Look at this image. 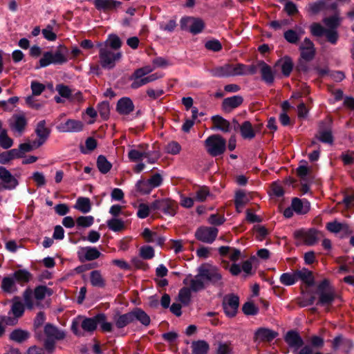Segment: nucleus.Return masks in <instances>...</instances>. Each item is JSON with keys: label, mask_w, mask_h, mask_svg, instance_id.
Wrapping results in <instances>:
<instances>
[{"label": "nucleus", "mask_w": 354, "mask_h": 354, "mask_svg": "<svg viewBox=\"0 0 354 354\" xmlns=\"http://www.w3.org/2000/svg\"><path fill=\"white\" fill-rule=\"evenodd\" d=\"M31 274L26 270H18L2 279L1 288L8 293L17 291L18 286H23L30 279Z\"/></svg>", "instance_id": "obj_1"}, {"label": "nucleus", "mask_w": 354, "mask_h": 354, "mask_svg": "<svg viewBox=\"0 0 354 354\" xmlns=\"http://www.w3.org/2000/svg\"><path fill=\"white\" fill-rule=\"evenodd\" d=\"M254 68L243 64H226L214 68L211 71L213 76L218 77L254 74Z\"/></svg>", "instance_id": "obj_2"}, {"label": "nucleus", "mask_w": 354, "mask_h": 354, "mask_svg": "<svg viewBox=\"0 0 354 354\" xmlns=\"http://www.w3.org/2000/svg\"><path fill=\"white\" fill-rule=\"evenodd\" d=\"M97 315L93 317L78 316L72 322L71 329L78 337L84 336V332L92 333L97 328Z\"/></svg>", "instance_id": "obj_3"}, {"label": "nucleus", "mask_w": 354, "mask_h": 354, "mask_svg": "<svg viewBox=\"0 0 354 354\" xmlns=\"http://www.w3.org/2000/svg\"><path fill=\"white\" fill-rule=\"evenodd\" d=\"M147 145H139L133 147L128 152V158L131 162H138L144 158L150 164L155 163L159 158V154L155 151L147 149Z\"/></svg>", "instance_id": "obj_4"}, {"label": "nucleus", "mask_w": 354, "mask_h": 354, "mask_svg": "<svg viewBox=\"0 0 354 354\" xmlns=\"http://www.w3.org/2000/svg\"><path fill=\"white\" fill-rule=\"evenodd\" d=\"M99 48L100 64L104 68H113L122 57L121 52L109 49L106 46H101Z\"/></svg>", "instance_id": "obj_5"}, {"label": "nucleus", "mask_w": 354, "mask_h": 354, "mask_svg": "<svg viewBox=\"0 0 354 354\" xmlns=\"http://www.w3.org/2000/svg\"><path fill=\"white\" fill-rule=\"evenodd\" d=\"M44 334L46 339L44 342L45 348L52 352L54 349L55 343L57 340L64 338V331L59 330L56 326L51 324H47L44 326Z\"/></svg>", "instance_id": "obj_6"}, {"label": "nucleus", "mask_w": 354, "mask_h": 354, "mask_svg": "<svg viewBox=\"0 0 354 354\" xmlns=\"http://www.w3.org/2000/svg\"><path fill=\"white\" fill-rule=\"evenodd\" d=\"M205 145L207 151L212 156L222 154L226 147L225 140L219 135H212L208 137L205 141Z\"/></svg>", "instance_id": "obj_7"}, {"label": "nucleus", "mask_w": 354, "mask_h": 354, "mask_svg": "<svg viewBox=\"0 0 354 354\" xmlns=\"http://www.w3.org/2000/svg\"><path fill=\"white\" fill-rule=\"evenodd\" d=\"M180 28L183 30H187L196 35L201 32L205 27L204 21L197 17H184L180 21Z\"/></svg>", "instance_id": "obj_8"}, {"label": "nucleus", "mask_w": 354, "mask_h": 354, "mask_svg": "<svg viewBox=\"0 0 354 354\" xmlns=\"http://www.w3.org/2000/svg\"><path fill=\"white\" fill-rule=\"evenodd\" d=\"M28 120L24 113L13 115L9 120V125L12 131L21 135L25 131Z\"/></svg>", "instance_id": "obj_9"}, {"label": "nucleus", "mask_w": 354, "mask_h": 354, "mask_svg": "<svg viewBox=\"0 0 354 354\" xmlns=\"http://www.w3.org/2000/svg\"><path fill=\"white\" fill-rule=\"evenodd\" d=\"M218 234V230L214 227H201L198 228L196 233V238L204 243H212Z\"/></svg>", "instance_id": "obj_10"}, {"label": "nucleus", "mask_w": 354, "mask_h": 354, "mask_svg": "<svg viewBox=\"0 0 354 354\" xmlns=\"http://www.w3.org/2000/svg\"><path fill=\"white\" fill-rule=\"evenodd\" d=\"M84 124L82 122L76 120L68 119L65 122H59L56 129L62 133H73L82 131Z\"/></svg>", "instance_id": "obj_11"}, {"label": "nucleus", "mask_w": 354, "mask_h": 354, "mask_svg": "<svg viewBox=\"0 0 354 354\" xmlns=\"http://www.w3.org/2000/svg\"><path fill=\"white\" fill-rule=\"evenodd\" d=\"M239 297L234 295H227L224 297L223 306L225 315L229 317L236 315L239 308Z\"/></svg>", "instance_id": "obj_12"}, {"label": "nucleus", "mask_w": 354, "mask_h": 354, "mask_svg": "<svg viewBox=\"0 0 354 354\" xmlns=\"http://www.w3.org/2000/svg\"><path fill=\"white\" fill-rule=\"evenodd\" d=\"M205 279L202 272L198 268V274L193 277L187 276L184 280L183 283L187 286L192 291L198 292L205 287Z\"/></svg>", "instance_id": "obj_13"}, {"label": "nucleus", "mask_w": 354, "mask_h": 354, "mask_svg": "<svg viewBox=\"0 0 354 354\" xmlns=\"http://www.w3.org/2000/svg\"><path fill=\"white\" fill-rule=\"evenodd\" d=\"M295 235L302 239L306 245H313L317 242L321 236V233L315 229H302L297 231Z\"/></svg>", "instance_id": "obj_14"}, {"label": "nucleus", "mask_w": 354, "mask_h": 354, "mask_svg": "<svg viewBox=\"0 0 354 354\" xmlns=\"http://www.w3.org/2000/svg\"><path fill=\"white\" fill-rule=\"evenodd\" d=\"M326 281H324L318 287L319 299V304L326 306L330 305L334 300V292L328 287Z\"/></svg>", "instance_id": "obj_15"}, {"label": "nucleus", "mask_w": 354, "mask_h": 354, "mask_svg": "<svg viewBox=\"0 0 354 354\" xmlns=\"http://www.w3.org/2000/svg\"><path fill=\"white\" fill-rule=\"evenodd\" d=\"M153 209H160L165 214L174 216L176 214V204L169 198L158 200L151 204Z\"/></svg>", "instance_id": "obj_16"}, {"label": "nucleus", "mask_w": 354, "mask_h": 354, "mask_svg": "<svg viewBox=\"0 0 354 354\" xmlns=\"http://www.w3.org/2000/svg\"><path fill=\"white\" fill-rule=\"evenodd\" d=\"M285 341L292 350L294 354L304 345V341L299 334L295 331H288L285 336Z\"/></svg>", "instance_id": "obj_17"}, {"label": "nucleus", "mask_w": 354, "mask_h": 354, "mask_svg": "<svg viewBox=\"0 0 354 354\" xmlns=\"http://www.w3.org/2000/svg\"><path fill=\"white\" fill-rule=\"evenodd\" d=\"M0 179L2 182L3 189H13L18 185L17 178L3 167H0Z\"/></svg>", "instance_id": "obj_18"}, {"label": "nucleus", "mask_w": 354, "mask_h": 354, "mask_svg": "<svg viewBox=\"0 0 354 354\" xmlns=\"http://www.w3.org/2000/svg\"><path fill=\"white\" fill-rule=\"evenodd\" d=\"M301 51V57L306 61L312 60L315 55V48L313 41L308 39L305 38L299 46Z\"/></svg>", "instance_id": "obj_19"}, {"label": "nucleus", "mask_w": 354, "mask_h": 354, "mask_svg": "<svg viewBox=\"0 0 354 354\" xmlns=\"http://www.w3.org/2000/svg\"><path fill=\"white\" fill-rule=\"evenodd\" d=\"M101 253L93 247H82L77 251V256L80 261H92L100 257Z\"/></svg>", "instance_id": "obj_20"}, {"label": "nucleus", "mask_w": 354, "mask_h": 354, "mask_svg": "<svg viewBox=\"0 0 354 354\" xmlns=\"http://www.w3.org/2000/svg\"><path fill=\"white\" fill-rule=\"evenodd\" d=\"M205 281H209L214 283L218 282L221 279V274L216 268L213 266H203L199 268Z\"/></svg>", "instance_id": "obj_21"}, {"label": "nucleus", "mask_w": 354, "mask_h": 354, "mask_svg": "<svg viewBox=\"0 0 354 354\" xmlns=\"http://www.w3.org/2000/svg\"><path fill=\"white\" fill-rule=\"evenodd\" d=\"M95 8L99 10L110 11L117 9L122 2L115 0H93Z\"/></svg>", "instance_id": "obj_22"}, {"label": "nucleus", "mask_w": 354, "mask_h": 354, "mask_svg": "<svg viewBox=\"0 0 354 354\" xmlns=\"http://www.w3.org/2000/svg\"><path fill=\"white\" fill-rule=\"evenodd\" d=\"M35 132L39 139L36 140L37 142V146H41L48 138L50 131L46 127V122L44 120L40 121L36 127Z\"/></svg>", "instance_id": "obj_23"}, {"label": "nucleus", "mask_w": 354, "mask_h": 354, "mask_svg": "<svg viewBox=\"0 0 354 354\" xmlns=\"http://www.w3.org/2000/svg\"><path fill=\"white\" fill-rule=\"evenodd\" d=\"M292 207L297 214H304L310 210V203L306 200L295 198L292 201Z\"/></svg>", "instance_id": "obj_24"}, {"label": "nucleus", "mask_w": 354, "mask_h": 354, "mask_svg": "<svg viewBox=\"0 0 354 354\" xmlns=\"http://www.w3.org/2000/svg\"><path fill=\"white\" fill-rule=\"evenodd\" d=\"M243 97L240 95L227 97L223 102V108L226 111H231L232 109L239 106L243 103Z\"/></svg>", "instance_id": "obj_25"}, {"label": "nucleus", "mask_w": 354, "mask_h": 354, "mask_svg": "<svg viewBox=\"0 0 354 354\" xmlns=\"http://www.w3.org/2000/svg\"><path fill=\"white\" fill-rule=\"evenodd\" d=\"M133 102L129 97H122L118 102L117 110L121 114H129L133 111Z\"/></svg>", "instance_id": "obj_26"}, {"label": "nucleus", "mask_w": 354, "mask_h": 354, "mask_svg": "<svg viewBox=\"0 0 354 354\" xmlns=\"http://www.w3.org/2000/svg\"><path fill=\"white\" fill-rule=\"evenodd\" d=\"M68 50L63 46H59L57 50L52 53L53 62L54 64H62L68 61Z\"/></svg>", "instance_id": "obj_27"}, {"label": "nucleus", "mask_w": 354, "mask_h": 354, "mask_svg": "<svg viewBox=\"0 0 354 354\" xmlns=\"http://www.w3.org/2000/svg\"><path fill=\"white\" fill-rule=\"evenodd\" d=\"M142 236L149 243H155L158 245H162L165 242V238L158 236L156 232L151 231L148 228H145L142 232Z\"/></svg>", "instance_id": "obj_28"}, {"label": "nucleus", "mask_w": 354, "mask_h": 354, "mask_svg": "<svg viewBox=\"0 0 354 354\" xmlns=\"http://www.w3.org/2000/svg\"><path fill=\"white\" fill-rule=\"evenodd\" d=\"M304 34V30L301 27H297V30L290 29L286 31L284 38L290 44H296Z\"/></svg>", "instance_id": "obj_29"}, {"label": "nucleus", "mask_w": 354, "mask_h": 354, "mask_svg": "<svg viewBox=\"0 0 354 354\" xmlns=\"http://www.w3.org/2000/svg\"><path fill=\"white\" fill-rule=\"evenodd\" d=\"M277 66H279L282 73L285 76H288L293 68V63L292 59L288 57H285L283 58L280 59L276 64Z\"/></svg>", "instance_id": "obj_30"}, {"label": "nucleus", "mask_w": 354, "mask_h": 354, "mask_svg": "<svg viewBox=\"0 0 354 354\" xmlns=\"http://www.w3.org/2000/svg\"><path fill=\"white\" fill-rule=\"evenodd\" d=\"M113 319L116 327L119 328H122L133 322L131 312L123 315H115Z\"/></svg>", "instance_id": "obj_31"}, {"label": "nucleus", "mask_w": 354, "mask_h": 354, "mask_svg": "<svg viewBox=\"0 0 354 354\" xmlns=\"http://www.w3.org/2000/svg\"><path fill=\"white\" fill-rule=\"evenodd\" d=\"M297 281L301 280L304 283L311 285L313 283L312 272L306 268L295 271Z\"/></svg>", "instance_id": "obj_32"}, {"label": "nucleus", "mask_w": 354, "mask_h": 354, "mask_svg": "<svg viewBox=\"0 0 354 354\" xmlns=\"http://www.w3.org/2000/svg\"><path fill=\"white\" fill-rule=\"evenodd\" d=\"M161 76V75L158 73H153L147 77H142L138 79L135 78L134 81L131 84V88H138L145 84H147L149 82H151L158 80Z\"/></svg>", "instance_id": "obj_33"}, {"label": "nucleus", "mask_w": 354, "mask_h": 354, "mask_svg": "<svg viewBox=\"0 0 354 354\" xmlns=\"http://www.w3.org/2000/svg\"><path fill=\"white\" fill-rule=\"evenodd\" d=\"M131 313L132 315L133 322L138 320L145 326L149 325L150 317L142 310L140 308H136L135 310H132Z\"/></svg>", "instance_id": "obj_34"}, {"label": "nucleus", "mask_w": 354, "mask_h": 354, "mask_svg": "<svg viewBox=\"0 0 354 354\" xmlns=\"http://www.w3.org/2000/svg\"><path fill=\"white\" fill-rule=\"evenodd\" d=\"M219 252L222 255H228L232 261H236L241 258V251L237 249L231 248L227 246H222L219 248Z\"/></svg>", "instance_id": "obj_35"}, {"label": "nucleus", "mask_w": 354, "mask_h": 354, "mask_svg": "<svg viewBox=\"0 0 354 354\" xmlns=\"http://www.w3.org/2000/svg\"><path fill=\"white\" fill-rule=\"evenodd\" d=\"M97 46L98 47H101V46H106L109 49L115 51L120 48L121 41L117 35H110L105 42L100 43Z\"/></svg>", "instance_id": "obj_36"}, {"label": "nucleus", "mask_w": 354, "mask_h": 354, "mask_svg": "<svg viewBox=\"0 0 354 354\" xmlns=\"http://www.w3.org/2000/svg\"><path fill=\"white\" fill-rule=\"evenodd\" d=\"M240 131L241 136L244 139L251 140L255 137V132L254 131V129L251 123L248 121L244 122L240 126Z\"/></svg>", "instance_id": "obj_37"}, {"label": "nucleus", "mask_w": 354, "mask_h": 354, "mask_svg": "<svg viewBox=\"0 0 354 354\" xmlns=\"http://www.w3.org/2000/svg\"><path fill=\"white\" fill-rule=\"evenodd\" d=\"M212 121L215 128L223 132H228L230 130V122L219 115L212 117Z\"/></svg>", "instance_id": "obj_38"}, {"label": "nucleus", "mask_w": 354, "mask_h": 354, "mask_svg": "<svg viewBox=\"0 0 354 354\" xmlns=\"http://www.w3.org/2000/svg\"><path fill=\"white\" fill-rule=\"evenodd\" d=\"M277 333L272 330L268 328H259L256 332V337L258 339L271 341L274 339Z\"/></svg>", "instance_id": "obj_39"}, {"label": "nucleus", "mask_w": 354, "mask_h": 354, "mask_svg": "<svg viewBox=\"0 0 354 354\" xmlns=\"http://www.w3.org/2000/svg\"><path fill=\"white\" fill-rule=\"evenodd\" d=\"M193 354H207L209 344L203 340L194 342L192 345Z\"/></svg>", "instance_id": "obj_40"}, {"label": "nucleus", "mask_w": 354, "mask_h": 354, "mask_svg": "<svg viewBox=\"0 0 354 354\" xmlns=\"http://www.w3.org/2000/svg\"><path fill=\"white\" fill-rule=\"evenodd\" d=\"M75 208L82 213L89 212L91 209L90 200L88 198H79L75 205Z\"/></svg>", "instance_id": "obj_41"}, {"label": "nucleus", "mask_w": 354, "mask_h": 354, "mask_svg": "<svg viewBox=\"0 0 354 354\" xmlns=\"http://www.w3.org/2000/svg\"><path fill=\"white\" fill-rule=\"evenodd\" d=\"M90 280L92 286L95 287H104V280L99 270H93L90 273Z\"/></svg>", "instance_id": "obj_42"}, {"label": "nucleus", "mask_w": 354, "mask_h": 354, "mask_svg": "<svg viewBox=\"0 0 354 354\" xmlns=\"http://www.w3.org/2000/svg\"><path fill=\"white\" fill-rule=\"evenodd\" d=\"M29 336V333L26 330L16 329L10 333V338L15 342L21 343L26 340Z\"/></svg>", "instance_id": "obj_43"}, {"label": "nucleus", "mask_w": 354, "mask_h": 354, "mask_svg": "<svg viewBox=\"0 0 354 354\" xmlns=\"http://www.w3.org/2000/svg\"><path fill=\"white\" fill-rule=\"evenodd\" d=\"M97 324L100 326V328L104 332H111L113 330V326L112 323L107 322L106 317L104 314L100 313L97 315Z\"/></svg>", "instance_id": "obj_44"}, {"label": "nucleus", "mask_w": 354, "mask_h": 354, "mask_svg": "<svg viewBox=\"0 0 354 354\" xmlns=\"http://www.w3.org/2000/svg\"><path fill=\"white\" fill-rule=\"evenodd\" d=\"M18 157H20V151L17 149H11L0 154V163L6 164L10 160Z\"/></svg>", "instance_id": "obj_45"}, {"label": "nucleus", "mask_w": 354, "mask_h": 354, "mask_svg": "<svg viewBox=\"0 0 354 354\" xmlns=\"http://www.w3.org/2000/svg\"><path fill=\"white\" fill-rule=\"evenodd\" d=\"M261 73L263 80L268 84L272 83L274 76L270 67L265 63H261Z\"/></svg>", "instance_id": "obj_46"}, {"label": "nucleus", "mask_w": 354, "mask_h": 354, "mask_svg": "<svg viewBox=\"0 0 354 354\" xmlns=\"http://www.w3.org/2000/svg\"><path fill=\"white\" fill-rule=\"evenodd\" d=\"M97 167L102 174H106L111 168V164L103 156H100L97 160Z\"/></svg>", "instance_id": "obj_47"}, {"label": "nucleus", "mask_w": 354, "mask_h": 354, "mask_svg": "<svg viewBox=\"0 0 354 354\" xmlns=\"http://www.w3.org/2000/svg\"><path fill=\"white\" fill-rule=\"evenodd\" d=\"M280 281L285 286H292L297 282L295 272H286L281 275Z\"/></svg>", "instance_id": "obj_48"}, {"label": "nucleus", "mask_w": 354, "mask_h": 354, "mask_svg": "<svg viewBox=\"0 0 354 354\" xmlns=\"http://www.w3.org/2000/svg\"><path fill=\"white\" fill-rule=\"evenodd\" d=\"M249 198L242 192H239L236 194L235 204L238 211L241 212V209L243 206L248 203Z\"/></svg>", "instance_id": "obj_49"}, {"label": "nucleus", "mask_w": 354, "mask_h": 354, "mask_svg": "<svg viewBox=\"0 0 354 354\" xmlns=\"http://www.w3.org/2000/svg\"><path fill=\"white\" fill-rule=\"evenodd\" d=\"M210 195L209 190L207 187H201L196 191L195 201L203 202Z\"/></svg>", "instance_id": "obj_50"}, {"label": "nucleus", "mask_w": 354, "mask_h": 354, "mask_svg": "<svg viewBox=\"0 0 354 354\" xmlns=\"http://www.w3.org/2000/svg\"><path fill=\"white\" fill-rule=\"evenodd\" d=\"M191 290L188 287L183 288L178 294L179 301L184 305H187L191 299Z\"/></svg>", "instance_id": "obj_51"}, {"label": "nucleus", "mask_w": 354, "mask_h": 354, "mask_svg": "<svg viewBox=\"0 0 354 354\" xmlns=\"http://www.w3.org/2000/svg\"><path fill=\"white\" fill-rule=\"evenodd\" d=\"M151 209H153L151 207V205L149 206V205L143 203H140L138 206V217L140 218H147L149 216Z\"/></svg>", "instance_id": "obj_52"}, {"label": "nucleus", "mask_w": 354, "mask_h": 354, "mask_svg": "<svg viewBox=\"0 0 354 354\" xmlns=\"http://www.w3.org/2000/svg\"><path fill=\"white\" fill-rule=\"evenodd\" d=\"M326 6L324 1H319L310 3L308 6V11L312 14H317Z\"/></svg>", "instance_id": "obj_53"}, {"label": "nucleus", "mask_w": 354, "mask_h": 354, "mask_svg": "<svg viewBox=\"0 0 354 354\" xmlns=\"http://www.w3.org/2000/svg\"><path fill=\"white\" fill-rule=\"evenodd\" d=\"M328 230L331 232L337 233L341 231H345L347 229L346 224L338 223L337 221L328 223L326 226Z\"/></svg>", "instance_id": "obj_54"}, {"label": "nucleus", "mask_w": 354, "mask_h": 354, "mask_svg": "<svg viewBox=\"0 0 354 354\" xmlns=\"http://www.w3.org/2000/svg\"><path fill=\"white\" fill-rule=\"evenodd\" d=\"M107 226L110 230L114 232H118L123 229L124 223L120 219L112 218L107 221Z\"/></svg>", "instance_id": "obj_55"}, {"label": "nucleus", "mask_w": 354, "mask_h": 354, "mask_svg": "<svg viewBox=\"0 0 354 354\" xmlns=\"http://www.w3.org/2000/svg\"><path fill=\"white\" fill-rule=\"evenodd\" d=\"M140 255L144 259H151L154 257V250L151 246L145 245L140 248Z\"/></svg>", "instance_id": "obj_56"}, {"label": "nucleus", "mask_w": 354, "mask_h": 354, "mask_svg": "<svg viewBox=\"0 0 354 354\" xmlns=\"http://www.w3.org/2000/svg\"><path fill=\"white\" fill-rule=\"evenodd\" d=\"M12 144L13 141L8 137L7 131H2V133L0 134V145L3 149H8L12 146Z\"/></svg>", "instance_id": "obj_57"}, {"label": "nucleus", "mask_w": 354, "mask_h": 354, "mask_svg": "<svg viewBox=\"0 0 354 354\" xmlns=\"http://www.w3.org/2000/svg\"><path fill=\"white\" fill-rule=\"evenodd\" d=\"M136 189L141 194H149L153 189L149 181L138 180L136 183Z\"/></svg>", "instance_id": "obj_58"}, {"label": "nucleus", "mask_w": 354, "mask_h": 354, "mask_svg": "<svg viewBox=\"0 0 354 354\" xmlns=\"http://www.w3.org/2000/svg\"><path fill=\"white\" fill-rule=\"evenodd\" d=\"M94 218L92 216H80L77 219L78 226L88 227L93 225Z\"/></svg>", "instance_id": "obj_59"}, {"label": "nucleus", "mask_w": 354, "mask_h": 354, "mask_svg": "<svg viewBox=\"0 0 354 354\" xmlns=\"http://www.w3.org/2000/svg\"><path fill=\"white\" fill-rule=\"evenodd\" d=\"M11 311L14 316L15 317V319L14 320L17 321V319L21 316L24 313V305L20 301L15 302L12 306Z\"/></svg>", "instance_id": "obj_60"}, {"label": "nucleus", "mask_w": 354, "mask_h": 354, "mask_svg": "<svg viewBox=\"0 0 354 354\" xmlns=\"http://www.w3.org/2000/svg\"><path fill=\"white\" fill-rule=\"evenodd\" d=\"M48 294H50L49 289L46 286H39L34 291V297L37 301L42 300Z\"/></svg>", "instance_id": "obj_61"}, {"label": "nucleus", "mask_w": 354, "mask_h": 354, "mask_svg": "<svg viewBox=\"0 0 354 354\" xmlns=\"http://www.w3.org/2000/svg\"><path fill=\"white\" fill-rule=\"evenodd\" d=\"M310 30L311 34L317 37H320L322 36L323 35H325V32L326 31V30H325V28L322 25L317 23H314L311 24L310 26Z\"/></svg>", "instance_id": "obj_62"}, {"label": "nucleus", "mask_w": 354, "mask_h": 354, "mask_svg": "<svg viewBox=\"0 0 354 354\" xmlns=\"http://www.w3.org/2000/svg\"><path fill=\"white\" fill-rule=\"evenodd\" d=\"M42 34L45 39L48 41H55L57 38L55 32L53 31L52 25H48L42 30Z\"/></svg>", "instance_id": "obj_63"}, {"label": "nucleus", "mask_w": 354, "mask_h": 354, "mask_svg": "<svg viewBox=\"0 0 354 354\" xmlns=\"http://www.w3.org/2000/svg\"><path fill=\"white\" fill-rule=\"evenodd\" d=\"M181 150V146L175 141L169 142L166 147V151L168 153L176 155L180 153Z\"/></svg>", "instance_id": "obj_64"}]
</instances>
